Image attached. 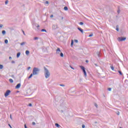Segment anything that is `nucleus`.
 Listing matches in <instances>:
<instances>
[{
  "label": "nucleus",
  "instance_id": "obj_42",
  "mask_svg": "<svg viewBox=\"0 0 128 128\" xmlns=\"http://www.w3.org/2000/svg\"><path fill=\"white\" fill-rule=\"evenodd\" d=\"M9 60H12V57L11 56L9 57Z\"/></svg>",
  "mask_w": 128,
  "mask_h": 128
},
{
  "label": "nucleus",
  "instance_id": "obj_8",
  "mask_svg": "<svg viewBox=\"0 0 128 128\" xmlns=\"http://www.w3.org/2000/svg\"><path fill=\"white\" fill-rule=\"evenodd\" d=\"M20 88V84H18L16 86V88Z\"/></svg>",
  "mask_w": 128,
  "mask_h": 128
},
{
  "label": "nucleus",
  "instance_id": "obj_3",
  "mask_svg": "<svg viewBox=\"0 0 128 128\" xmlns=\"http://www.w3.org/2000/svg\"><path fill=\"white\" fill-rule=\"evenodd\" d=\"M80 68H81V70H83V72L84 73V76H86V68H84V66H80Z\"/></svg>",
  "mask_w": 128,
  "mask_h": 128
},
{
  "label": "nucleus",
  "instance_id": "obj_40",
  "mask_svg": "<svg viewBox=\"0 0 128 128\" xmlns=\"http://www.w3.org/2000/svg\"><path fill=\"white\" fill-rule=\"evenodd\" d=\"M117 114H118V116H120V112H118L117 113Z\"/></svg>",
  "mask_w": 128,
  "mask_h": 128
},
{
  "label": "nucleus",
  "instance_id": "obj_29",
  "mask_svg": "<svg viewBox=\"0 0 128 128\" xmlns=\"http://www.w3.org/2000/svg\"><path fill=\"white\" fill-rule=\"evenodd\" d=\"M32 124H33V126H34V124H36V122H32Z\"/></svg>",
  "mask_w": 128,
  "mask_h": 128
},
{
  "label": "nucleus",
  "instance_id": "obj_34",
  "mask_svg": "<svg viewBox=\"0 0 128 128\" xmlns=\"http://www.w3.org/2000/svg\"><path fill=\"white\" fill-rule=\"evenodd\" d=\"M22 32H23L24 36H26V34L24 33V31L22 30Z\"/></svg>",
  "mask_w": 128,
  "mask_h": 128
},
{
  "label": "nucleus",
  "instance_id": "obj_10",
  "mask_svg": "<svg viewBox=\"0 0 128 128\" xmlns=\"http://www.w3.org/2000/svg\"><path fill=\"white\" fill-rule=\"evenodd\" d=\"M4 68V66L2 64H0V70H2Z\"/></svg>",
  "mask_w": 128,
  "mask_h": 128
},
{
  "label": "nucleus",
  "instance_id": "obj_23",
  "mask_svg": "<svg viewBox=\"0 0 128 128\" xmlns=\"http://www.w3.org/2000/svg\"><path fill=\"white\" fill-rule=\"evenodd\" d=\"M5 4H8V0H6L5 2Z\"/></svg>",
  "mask_w": 128,
  "mask_h": 128
},
{
  "label": "nucleus",
  "instance_id": "obj_35",
  "mask_svg": "<svg viewBox=\"0 0 128 128\" xmlns=\"http://www.w3.org/2000/svg\"><path fill=\"white\" fill-rule=\"evenodd\" d=\"M45 4H48V1H46V2H45Z\"/></svg>",
  "mask_w": 128,
  "mask_h": 128
},
{
  "label": "nucleus",
  "instance_id": "obj_7",
  "mask_svg": "<svg viewBox=\"0 0 128 128\" xmlns=\"http://www.w3.org/2000/svg\"><path fill=\"white\" fill-rule=\"evenodd\" d=\"M78 29L82 32V34H84V30H82V29L80 28H78Z\"/></svg>",
  "mask_w": 128,
  "mask_h": 128
},
{
  "label": "nucleus",
  "instance_id": "obj_43",
  "mask_svg": "<svg viewBox=\"0 0 128 128\" xmlns=\"http://www.w3.org/2000/svg\"><path fill=\"white\" fill-rule=\"evenodd\" d=\"M30 67H28V70H30Z\"/></svg>",
  "mask_w": 128,
  "mask_h": 128
},
{
  "label": "nucleus",
  "instance_id": "obj_28",
  "mask_svg": "<svg viewBox=\"0 0 128 128\" xmlns=\"http://www.w3.org/2000/svg\"><path fill=\"white\" fill-rule=\"evenodd\" d=\"M108 90H109V92H110V90H112V88H108Z\"/></svg>",
  "mask_w": 128,
  "mask_h": 128
},
{
  "label": "nucleus",
  "instance_id": "obj_13",
  "mask_svg": "<svg viewBox=\"0 0 128 128\" xmlns=\"http://www.w3.org/2000/svg\"><path fill=\"white\" fill-rule=\"evenodd\" d=\"M9 82H11V84H12V82H14V80H12V79H10Z\"/></svg>",
  "mask_w": 128,
  "mask_h": 128
},
{
  "label": "nucleus",
  "instance_id": "obj_14",
  "mask_svg": "<svg viewBox=\"0 0 128 128\" xmlns=\"http://www.w3.org/2000/svg\"><path fill=\"white\" fill-rule=\"evenodd\" d=\"M20 56V53L18 52L16 56L17 58H19Z\"/></svg>",
  "mask_w": 128,
  "mask_h": 128
},
{
  "label": "nucleus",
  "instance_id": "obj_4",
  "mask_svg": "<svg viewBox=\"0 0 128 128\" xmlns=\"http://www.w3.org/2000/svg\"><path fill=\"white\" fill-rule=\"evenodd\" d=\"M10 94V90H7L4 94L5 98L8 96V95Z\"/></svg>",
  "mask_w": 128,
  "mask_h": 128
},
{
  "label": "nucleus",
  "instance_id": "obj_17",
  "mask_svg": "<svg viewBox=\"0 0 128 128\" xmlns=\"http://www.w3.org/2000/svg\"><path fill=\"white\" fill-rule=\"evenodd\" d=\"M41 32H46V30H44V29H42V30H41Z\"/></svg>",
  "mask_w": 128,
  "mask_h": 128
},
{
  "label": "nucleus",
  "instance_id": "obj_19",
  "mask_svg": "<svg viewBox=\"0 0 128 128\" xmlns=\"http://www.w3.org/2000/svg\"><path fill=\"white\" fill-rule=\"evenodd\" d=\"M60 56H62V58L64 57V54H62V52H61Z\"/></svg>",
  "mask_w": 128,
  "mask_h": 128
},
{
  "label": "nucleus",
  "instance_id": "obj_41",
  "mask_svg": "<svg viewBox=\"0 0 128 128\" xmlns=\"http://www.w3.org/2000/svg\"><path fill=\"white\" fill-rule=\"evenodd\" d=\"M74 42H78V40H74Z\"/></svg>",
  "mask_w": 128,
  "mask_h": 128
},
{
  "label": "nucleus",
  "instance_id": "obj_9",
  "mask_svg": "<svg viewBox=\"0 0 128 128\" xmlns=\"http://www.w3.org/2000/svg\"><path fill=\"white\" fill-rule=\"evenodd\" d=\"M26 54L27 56H28V54H30V51L28 50H26Z\"/></svg>",
  "mask_w": 128,
  "mask_h": 128
},
{
  "label": "nucleus",
  "instance_id": "obj_12",
  "mask_svg": "<svg viewBox=\"0 0 128 128\" xmlns=\"http://www.w3.org/2000/svg\"><path fill=\"white\" fill-rule=\"evenodd\" d=\"M55 126H56V128H60V124H56Z\"/></svg>",
  "mask_w": 128,
  "mask_h": 128
},
{
  "label": "nucleus",
  "instance_id": "obj_5",
  "mask_svg": "<svg viewBox=\"0 0 128 128\" xmlns=\"http://www.w3.org/2000/svg\"><path fill=\"white\" fill-rule=\"evenodd\" d=\"M125 40H126V37H120L118 38V42H124Z\"/></svg>",
  "mask_w": 128,
  "mask_h": 128
},
{
  "label": "nucleus",
  "instance_id": "obj_37",
  "mask_svg": "<svg viewBox=\"0 0 128 128\" xmlns=\"http://www.w3.org/2000/svg\"><path fill=\"white\" fill-rule=\"evenodd\" d=\"M60 86H64V84H60Z\"/></svg>",
  "mask_w": 128,
  "mask_h": 128
},
{
  "label": "nucleus",
  "instance_id": "obj_32",
  "mask_svg": "<svg viewBox=\"0 0 128 128\" xmlns=\"http://www.w3.org/2000/svg\"><path fill=\"white\" fill-rule=\"evenodd\" d=\"M50 18H54V15L52 14L50 15Z\"/></svg>",
  "mask_w": 128,
  "mask_h": 128
},
{
  "label": "nucleus",
  "instance_id": "obj_16",
  "mask_svg": "<svg viewBox=\"0 0 128 128\" xmlns=\"http://www.w3.org/2000/svg\"><path fill=\"white\" fill-rule=\"evenodd\" d=\"M4 42H5V44H8V40H5Z\"/></svg>",
  "mask_w": 128,
  "mask_h": 128
},
{
  "label": "nucleus",
  "instance_id": "obj_33",
  "mask_svg": "<svg viewBox=\"0 0 128 128\" xmlns=\"http://www.w3.org/2000/svg\"><path fill=\"white\" fill-rule=\"evenodd\" d=\"M116 30H117V32H118V28H116Z\"/></svg>",
  "mask_w": 128,
  "mask_h": 128
},
{
  "label": "nucleus",
  "instance_id": "obj_48",
  "mask_svg": "<svg viewBox=\"0 0 128 128\" xmlns=\"http://www.w3.org/2000/svg\"><path fill=\"white\" fill-rule=\"evenodd\" d=\"M118 14L120 13V12L118 11Z\"/></svg>",
  "mask_w": 128,
  "mask_h": 128
},
{
  "label": "nucleus",
  "instance_id": "obj_49",
  "mask_svg": "<svg viewBox=\"0 0 128 128\" xmlns=\"http://www.w3.org/2000/svg\"><path fill=\"white\" fill-rule=\"evenodd\" d=\"M120 128H122V127H120Z\"/></svg>",
  "mask_w": 128,
  "mask_h": 128
},
{
  "label": "nucleus",
  "instance_id": "obj_20",
  "mask_svg": "<svg viewBox=\"0 0 128 128\" xmlns=\"http://www.w3.org/2000/svg\"><path fill=\"white\" fill-rule=\"evenodd\" d=\"M26 42H22V43L20 44L21 46H24V44H25Z\"/></svg>",
  "mask_w": 128,
  "mask_h": 128
},
{
  "label": "nucleus",
  "instance_id": "obj_6",
  "mask_svg": "<svg viewBox=\"0 0 128 128\" xmlns=\"http://www.w3.org/2000/svg\"><path fill=\"white\" fill-rule=\"evenodd\" d=\"M60 48H58L56 51V54H60Z\"/></svg>",
  "mask_w": 128,
  "mask_h": 128
},
{
  "label": "nucleus",
  "instance_id": "obj_46",
  "mask_svg": "<svg viewBox=\"0 0 128 128\" xmlns=\"http://www.w3.org/2000/svg\"><path fill=\"white\" fill-rule=\"evenodd\" d=\"M96 108H98V105L96 104Z\"/></svg>",
  "mask_w": 128,
  "mask_h": 128
},
{
  "label": "nucleus",
  "instance_id": "obj_27",
  "mask_svg": "<svg viewBox=\"0 0 128 128\" xmlns=\"http://www.w3.org/2000/svg\"><path fill=\"white\" fill-rule=\"evenodd\" d=\"M110 68L112 70H114V66H111Z\"/></svg>",
  "mask_w": 128,
  "mask_h": 128
},
{
  "label": "nucleus",
  "instance_id": "obj_30",
  "mask_svg": "<svg viewBox=\"0 0 128 128\" xmlns=\"http://www.w3.org/2000/svg\"><path fill=\"white\" fill-rule=\"evenodd\" d=\"M10 118L11 120H12V114L10 115Z\"/></svg>",
  "mask_w": 128,
  "mask_h": 128
},
{
  "label": "nucleus",
  "instance_id": "obj_26",
  "mask_svg": "<svg viewBox=\"0 0 128 128\" xmlns=\"http://www.w3.org/2000/svg\"><path fill=\"white\" fill-rule=\"evenodd\" d=\"M118 72H119L121 76H122V72L118 71Z\"/></svg>",
  "mask_w": 128,
  "mask_h": 128
},
{
  "label": "nucleus",
  "instance_id": "obj_39",
  "mask_svg": "<svg viewBox=\"0 0 128 128\" xmlns=\"http://www.w3.org/2000/svg\"><path fill=\"white\" fill-rule=\"evenodd\" d=\"M24 128H28L26 127V124H24Z\"/></svg>",
  "mask_w": 128,
  "mask_h": 128
},
{
  "label": "nucleus",
  "instance_id": "obj_31",
  "mask_svg": "<svg viewBox=\"0 0 128 128\" xmlns=\"http://www.w3.org/2000/svg\"><path fill=\"white\" fill-rule=\"evenodd\" d=\"M85 126H84V124H82V128H84Z\"/></svg>",
  "mask_w": 128,
  "mask_h": 128
},
{
  "label": "nucleus",
  "instance_id": "obj_18",
  "mask_svg": "<svg viewBox=\"0 0 128 128\" xmlns=\"http://www.w3.org/2000/svg\"><path fill=\"white\" fill-rule=\"evenodd\" d=\"M64 10H68V7L67 6L64 7Z\"/></svg>",
  "mask_w": 128,
  "mask_h": 128
},
{
  "label": "nucleus",
  "instance_id": "obj_15",
  "mask_svg": "<svg viewBox=\"0 0 128 128\" xmlns=\"http://www.w3.org/2000/svg\"><path fill=\"white\" fill-rule=\"evenodd\" d=\"M74 46V40H72L71 41V46Z\"/></svg>",
  "mask_w": 128,
  "mask_h": 128
},
{
  "label": "nucleus",
  "instance_id": "obj_38",
  "mask_svg": "<svg viewBox=\"0 0 128 128\" xmlns=\"http://www.w3.org/2000/svg\"><path fill=\"white\" fill-rule=\"evenodd\" d=\"M8 126H10V128H12V126H10V124H8Z\"/></svg>",
  "mask_w": 128,
  "mask_h": 128
},
{
  "label": "nucleus",
  "instance_id": "obj_47",
  "mask_svg": "<svg viewBox=\"0 0 128 128\" xmlns=\"http://www.w3.org/2000/svg\"><path fill=\"white\" fill-rule=\"evenodd\" d=\"M38 28H40V26H38Z\"/></svg>",
  "mask_w": 128,
  "mask_h": 128
},
{
  "label": "nucleus",
  "instance_id": "obj_36",
  "mask_svg": "<svg viewBox=\"0 0 128 128\" xmlns=\"http://www.w3.org/2000/svg\"><path fill=\"white\" fill-rule=\"evenodd\" d=\"M28 106H32V104H29Z\"/></svg>",
  "mask_w": 128,
  "mask_h": 128
},
{
  "label": "nucleus",
  "instance_id": "obj_45",
  "mask_svg": "<svg viewBox=\"0 0 128 128\" xmlns=\"http://www.w3.org/2000/svg\"><path fill=\"white\" fill-rule=\"evenodd\" d=\"M70 68H72V70H74V68L70 66Z\"/></svg>",
  "mask_w": 128,
  "mask_h": 128
},
{
  "label": "nucleus",
  "instance_id": "obj_1",
  "mask_svg": "<svg viewBox=\"0 0 128 128\" xmlns=\"http://www.w3.org/2000/svg\"><path fill=\"white\" fill-rule=\"evenodd\" d=\"M38 72H40V70H38V68H34L32 70V74L28 78H31L32 77V76H36V74H38Z\"/></svg>",
  "mask_w": 128,
  "mask_h": 128
},
{
  "label": "nucleus",
  "instance_id": "obj_21",
  "mask_svg": "<svg viewBox=\"0 0 128 128\" xmlns=\"http://www.w3.org/2000/svg\"><path fill=\"white\" fill-rule=\"evenodd\" d=\"M80 26H84V22H80Z\"/></svg>",
  "mask_w": 128,
  "mask_h": 128
},
{
  "label": "nucleus",
  "instance_id": "obj_44",
  "mask_svg": "<svg viewBox=\"0 0 128 128\" xmlns=\"http://www.w3.org/2000/svg\"><path fill=\"white\" fill-rule=\"evenodd\" d=\"M86 62H88V60H86Z\"/></svg>",
  "mask_w": 128,
  "mask_h": 128
},
{
  "label": "nucleus",
  "instance_id": "obj_24",
  "mask_svg": "<svg viewBox=\"0 0 128 128\" xmlns=\"http://www.w3.org/2000/svg\"><path fill=\"white\" fill-rule=\"evenodd\" d=\"M92 36H93L92 34H90V35L88 36V37H89V38H92Z\"/></svg>",
  "mask_w": 128,
  "mask_h": 128
},
{
  "label": "nucleus",
  "instance_id": "obj_2",
  "mask_svg": "<svg viewBox=\"0 0 128 128\" xmlns=\"http://www.w3.org/2000/svg\"><path fill=\"white\" fill-rule=\"evenodd\" d=\"M44 70H46L45 77L46 78H48L50 77V74L48 70L46 68H44Z\"/></svg>",
  "mask_w": 128,
  "mask_h": 128
},
{
  "label": "nucleus",
  "instance_id": "obj_25",
  "mask_svg": "<svg viewBox=\"0 0 128 128\" xmlns=\"http://www.w3.org/2000/svg\"><path fill=\"white\" fill-rule=\"evenodd\" d=\"M2 26H4V25L2 24H0V28H2Z\"/></svg>",
  "mask_w": 128,
  "mask_h": 128
},
{
  "label": "nucleus",
  "instance_id": "obj_22",
  "mask_svg": "<svg viewBox=\"0 0 128 128\" xmlns=\"http://www.w3.org/2000/svg\"><path fill=\"white\" fill-rule=\"evenodd\" d=\"M34 40H38V37H35V38H34Z\"/></svg>",
  "mask_w": 128,
  "mask_h": 128
},
{
  "label": "nucleus",
  "instance_id": "obj_11",
  "mask_svg": "<svg viewBox=\"0 0 128 128\" xmlns=\"http://www.w3.org/2000/svg\"><path fill=\"white\" fill-rule=\"evenodd\" d=\"M6 30H4L2 31V34L4 36V34H6Z\"/></svg>",
  "mask_w": 128,
  "mask_h": 128
}]
</instances>
